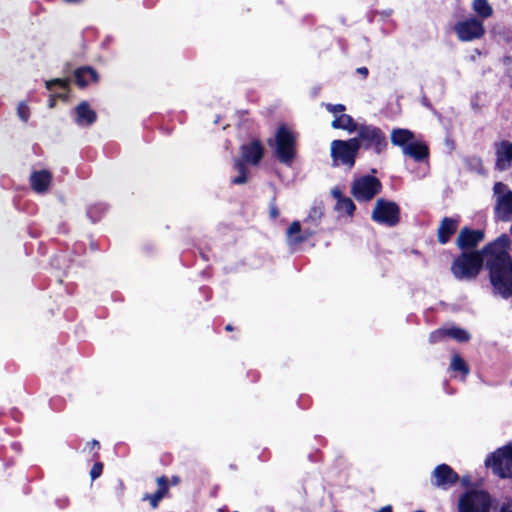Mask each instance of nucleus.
<instances>
[{
  "instance_id": "1",
  "label": "nucleus",
  "mask_w": 512,
  "mask_h": 512,
  "mask_svg": "<svg viewBox=\"0 0 512 512\" xmlns=\"http://www.w3.org/2000/svg\"><path fill=\"white\" fill-rule=\"evenodd\" d=\"M511 241L503 233L492 242L483 246L484 268L493 293L504 299L512 297V256L509 253Z\"/></svg>"
},
{
  "instance_id": "2",
  "label": "nucleus",
  "mask_w": 512,
  "mask_h": 512,
  "mask_svg": "<svg viewBox=\"0 0 512 512\" xmlns=\"http://www.w3.org/2000/svg\"><path fill=\"white\" fill-rule=\"evenodd\" d=\"M267 145L274 148V156L280 163L290 167L297 156V133L281 124L274 138L267 140Z\"/></svg>"
},
{
  "instance_id": "3",
  "label": "nucleus",
  "mask_w": 512,
  "mask_h": 512,
  "mask_svg": "<svg viewBox=\"0 0 512 512\" xmlns=\"http://www.w3.org/2000/svg\"><path fill=\"white\" fill-rule=\"evenodd\" d=\"M485 255L481 250L461 252L451 263V273L459 281L475 280L484 267Z\"/></svg>"
},
{
  "instance_id": "4",
  "label": "nucleus",
  "mask_w": 512,
  "mask_h": 512,
  "mask_svg": "<svg viewBox=\"0 0 512 512\" xmlns=\"http://www.w3.org/2000/svg\"><path fill=\"white\" fill-rule=\"evenodd\" d=\"M359 150L360 143H358L355 138L333 140L330 146L332 165L334 167L342 165L346 166L348 169H352L355 165Z\"/></svg>"
},
{
  "instance_id": "5",
  "label": "nucleus",
  "mask_w": 512,
  "mask_h": 512,
  "mask_svg": "<svg viewBox=\"0 0 512 512\" xmlns=\"http://www.w3.org/2000/svg\"><path fill=\"white\" fill-rule=\"evenodd\" d=\"M357 133V137L354 138L360 143V148L373 149L376 154L386 150L388 142L381 128L371 124H360Z\"/></svg>"
},
{
  "instance_id": "6",
  "label": "nucleus",
  "mask_w": 512,
  "mask_h": 512,
  "mask_svg": "<svg viewBox=\"0 0 512 512\" xmlns=\"http://www.w3.org/2000/svg\"><path fill=\"white\" fill-rule=\"evenodd\" d=\"M493 499L485 490L466 491L459 499V512H490Z\"/></svg>"
},
{
  "instance_id": "7",
  "label": "nucleus",
  "mask_w": 512,
  "mask_h": 512,
  "mask_svg": "<svg viewBox=\"0 0 512 512\" xmlns=\"http://www.w3.org/2000/svg\"><path fill=\"white\" fill-rule=\"evenodd\" d=\"M371 219L381 225L394 227L400 222V207L394 201L377 199Z\"/></svg>"
},
{
  "instance_id": "8",
  "label": "nucleus",
  "mask_w": 512,
  "mask_h": 512,
  "mask_svg": "<svg viewBox=\"0 0 512 512\" xmlns=\"http://www.w3.org/2000/svg\"><path fill=\"white\" fill-rule=\"evenodd\" d=\"M382 190L381 181L372 175L356 178L351 186V194L358 202L372 200Z\"/></svg>"
},
{
  "instance_id": "9",
  "label": "nucleus",
  "mask_w": 512,
  "mask_h": 512,
  "mask_svg": "<svg viewBox=\"0 0 512 512\" xmlns=\"http://www.w3.org/2000/svg\"><path fill=\"white\" fill-rule=\"evenodd\" d=\"M485 465L492 467L500 478L512 477V444L498 448L485 460Z\"/></svg>"
},
{
  "instance_id": "10",
  "label": "nucleus",
  "mask_w": 512,
  "mask_h": 512,
  "mask_svg": "<svg viewBox=\"0 0 512 512\" xmlns=\"http://www.w3.org/2000/svg\"><path fill=\"white\" fill-rule=\"evenodd\" d=\"M453 30L457 38L462 42H470L481 39L485 35V27L482 20L471 17L457 22Z\"/></svg>"
},
{
  "instance_id": "11",
  "label": "nucleus",
  "mask_w": 512,
  "mask_h": 512,
  "mask_svg": "<svg viewBox=\"0 0 512 512\" xmlns=\"http://www.w3.org/2000/svg\"><path fill=\"white\" fill-rule=\"evenodd\" d=\"M485 238V233L480 229H472L468 226H464L459 231L456 239V246L463 252H469L474 250L480 242Z\"/></svg>"
},
{
  "instance_id": "12",
  "label": "nucleus",
  "mask_w": 512,
  "mask_h": 512,
  "mask_svg": "<svg viewBox=\"0 0 512 512\" xmlns=\"http://www.w3.org/2000/svg\"><path fill=\"white\" fill-rule=\"evenodd\" d=\"M431 481L438 488L449 489L459 481V475L448 464L443 463L434 468Z\"/></svg>"
},
{
  "instance_id": "13",
  "label": "nucleus",
  "mask_w": 512,
  "mask_h": 512,
  "mask_svg": "<svg viewBox=\"0 0 512 512\" xmlns=\"http://www.w3.org/2000/svg\"><path fill=\"white\" fill-rule=\"evenodd\" d=\"M241 157L244 162L257 166L264 157V146L259 139H253L240 147Z\"/></svg>"
},
{
  "instance_id": "14",
  "label": "nucleus",
  "mask_w": 512,
  "mask_h": 512,
  "mask_svg": "<svg viewBox=\"0 0 512 512\" xmlns=\"http://www.w3.org/2000/svg\"><path fill=\"white\" fill-rule=\"evenodd\" d=\"M460 219L457 217H444L437 229V241L441 245L447 244L457 232Z\"/></svg>"
},
{
  "instance_id": "15",
  "label": "nucleus",
  "mask_w": 512,
  "mask_h": 512,
  "mask_svg": "<svg viewBox=\"0 0 512 512\" xmlns=\"http://www.w3.org/2000/svg\"><path fill=\"white\" fill-rule=\"evenodd\" d=\"M494 214L499 221L508 222L512 220V191H507L496 198Z\"/></svg>"
},
{
  "instance_id": "16",
  "label": "nucleus",
  "mask_w": 512,
  "mask_h": 512,
  "mask_svg": "<svg viewBox=\"0 0 512 512\" xmlns=\"http://www.w3.org/2000/svg\"><path fill=\"white\" fill-rule=\"evenodd\" d=\"M75 122L79 126H91L97 121V113L87 101H81L75 108Z\"/></svg>"
},
{
  "instance_id": "17",
  "label": "nucleus",
  "mask_w": 512,
  "mask_h": 512,
  "mask_svg": "<svg viewBox=\"0 0 512 512\" xmlns=\"http://www.w3.org/2000/svg\"><path fill=\"white\" fill-rule=\"evenodd\" d=\"M99 78L98 72L91 66H82L74 71L75 83L81 89L87 87L89 83H98Z\"/></svg>"
},
{
  "instance_id": "18",
  "label": "nucleus",
  "mask_w": 512,
  "mask_h": 512,
  "mask_svg": "<svg viewBox=\"0 0 512 512\" xmlns=\"http://www.w3.org/2000/svg\"><path fill=\"white\" fill-rule=\"evenodd\" d=\"M52 181V174L48 170L34 171L30 175V186L38 193H44L48 190Z\"/></svg>"
},
{
  "instance_id": "19",
  "label": "nucleus",
  "mask_w": 512,
  "mask_h": 512,
  "mask_svg": "<svg viewBox=\"0 0 512 512\" xmlns=\"http://www.w3.org/2000/svg\"><path fill=\"white\" fill-rule=\"evenodd\" d=\"M402 151L404 155L413 158L417 162H422L429 157L428 146L420 141H411Z\"/></svg>"
},
{
  "instance_id": "20",
  "label": "nucleus",
  "mask_w": 512,
  "mask_h": 512,
  "mask_svg": "<svg viewBox=\"0 0 512 512\" xmlns=\"http://www.w3.org/2000/svg\"><path fill=\"white\" fill-rule=\"evenodd\" d=\"M512 161V142L503 140L500 142L496 150V166L498 169L503 170L506 168V163Z\"/></svg>"
},
{
  "instance_id": "21",
  "label": "nucleus",
  "mask_w": 512,
  "mask_h": 512,
  "mask_svg": "<svg viewBox=\"0 0 512 512\" xmlns=\"http://www.w3.org/2000/svg\"><path fill=\"white\" fill-rule=\"evenodd\" d=\"M359 125L360 124L356 123L351 115L345 113L336 116L331 123L332 128L346 130L349 133L356 132Z\"/></svg>"
},
{
  "instance_id": "22",
  "label": "nucleus",
  "mask_w": 512,
  "mask_h": 512,
  "mask_svg": "<svg viewBox=\"0 0 512 512\" xmlns=\"http://www.w3.org/2000/svg\"><path fill=\"white\" fill-rule=\"evenodd\" d=\"M415 138L414 133L409 129L396 128L391 132V143L399 146L404 150L411 141Z\"/></svg>"
},
{
  "instance_id": "23",
  "label": "nucleus",
  "mask_w": 512,
  "mask_h": 512,
  "mask_svg": "<svg viewBox=\"0 0 512 512\" xmlns=\"http://www.w3.org/2000/svg\"><path fill=\"white\" fill-rule=\"evenodd\" d=\"M449 369L454 373H458L463 380L470 374L468 363L458 353L452 355Z\"/></svg>"
},
{
  "instance_id": "24",
  "label": "nucleus",
  "mask_w": 512,
  "mask_h": 512,
  "mask_svg": "<svg viewBox=\"0 0 512 512\" xmlns=\"http://www.w3.org/2000/svg\"><path fill=\"white\" fill-rule=\"evenodd\" d=\"M246 162L237 158L233 163V168L238 172V176L231 179V184L242 185L248 181V168Z\"/></svg>"
},
{
  "instance_id": "25",
  "label": "nucleus",
  "mask_w": 512,
  "mask_h": 512,
  "mask_svg": "<svg viewBox=\"0 0 512 512\" xmlns=\"http://www.w3.org/2000/svg\"><path fill=\"white\" fill-rule=\"evenodd\" d=\"M473 9L482 19L489 18L493 14V9L488 0H474Z\"/></svg>"
},
{
  "instance_id": "26",
  "label": "nucleus",
  "mask_w": 512,
  "mask_h": 512,
  "mask_svg": "<svg viewBox=\"0 0 512 512\" xmlns=\"http://www.w3.org/2000/svg\"><path fill=\"white\" fill-rule=\"evenodd\" d=\"M335 210L339 213H345L347 216L352 217L356 210V206L353 200L349 197L341 199L339 203H336Z\"/></svg>"
},
{
  "instance_id": "27",
  "label": "nucleus",
  "mask_w": 512,
  "mask_h": 512,
  "mask_svg": "<svg viewBox=\"0 0 512 512\" xmlns=\"http://www.w3.org/2000/svg\"><path fill=\"white\" fill-rule=\"evenodd\" d=\"M70 78H55L45 82V87L49 91H53L54 87L57 86L63 91H70Z\"/></svg>"
},
{
  "instance_id": "28",
  "label": "nucleus",
  "mask_w": 512,
  "mask_h": 512,
  "mask_svg": "<svg viewBox=\"0 0 512 512\" xmlns=\"http://www.w3.org/2000/svg\"><path fill=\"white\" fill-rule=\"evenodd\" d=\"M100 449H101L100 442L96 439H93L86 443V446L83 451L88 452L91 460H99L100 459V452H99Z\"/></svg>"
},
{
  "instance_id": "29",
  "label": "nucleus",
  "mask_w": 512,
  "mask_h": 512,
  "mask_svg": "<svg viewBox=\"0 0 512 512\" xmlns=\"http://www.w3.org/2000/svg\"><path fill=\"white\" fill-rule=\"evenodd\" d=\"M164 497L165 496L162 493L155 491L153 494H149V493L144 494V496L142 497V501H149L150 506L153 509H156L159 506V502Z\"/></svg>"
},
{
  "instance_id": "30",
  "label": "nucleus",
  "mask_w": 512,
  "mask_h": 512,
  "mask_svg": "<svg viewBox=\"0 0 512 512\" xmlns=\"http://www.w3.org/2000/svg\"><path fill=\"white\" fill-rule=\"evenodd\" d=\"M323 216V210L321 207L314 206L310 209L308 217L304 220L305 223L312 221L317 225Z\"/></svg>"
},
{
  "instance_id": "31",
  "label": "nucleus",
  "mask_w": 512,
  "mask_h": 512,
  "mask_svg": "<svg viewBox=\"0 0 512 512\" xmlns=\"http://www.w3.org/2000/svg\"><path fill=\"white\" fill-rule=\"evenodd\" d=\"M453 339L459 343H466L470 341L471 335L465 329L456 326Z\"/></svg>"
},
{
  "instance_id": "32",
  "label": "nucleus",
  "mask_w": 512,
  "mask_h": 512,
  "mask_svg": "<svg viewBox=\"0 0 512 512\" xmlns=\"http://www.w3.org/2000/svg\"><path fill=\"white\" fill-rule=\"evenodd\" d=\"M444 340H446L444 327L438 328L429 334V343L430 344H437Z\"/></svg>"
},
{
  "instance_id": "33",
  "label": "nucleus",
  "mask_w": 512,
  "mask_h": 512,
  "mask_svg": "<svg viewBox=\"0 0 512 512\" xmlns=\"http://www.w3.org/2000/svg\"><path fill=\"white\" fill-rule=\"evenodd\" d=\"M17 115L24 122H28L30 117V108L25 102H20L17 106Z\"/></svg>"
},
{
  "instance_id": "34",
  "label": "nucleus",
  "mask_w": 512,
  "mask_h": 512,
  "mask_svg": "<svg viewBox=\"0 0 512 512\" xmlns=\"http://www.w3.org/2000/svg\"><path fill=\"white\" fill-rule=\"evenodd\" d=\"M314 234H315V230L305 228L304 230H302L301 235L295 236L293 238V240H291V242L293 244H302V243L306 242L309 238H311Z\"/></svg>"
},
{
  "instance_id": "35",
  "label": "nucleus",
  "mask_w": 512,
  "mask_h": 512,
  "mask_svg": "<svg viewBox=\"0 0 512 512\" xmlns=\"http://www.w3.org/2000/svg\"><path fill=\"white\" fill-rule=\"evenodd\" d=\"M158 484V489L156 491L162 493L164 496H167L169 493V480L165 475H162L156 479Z\"/></svg>"
},
{
  "instance_id": "36",
  "label": "nucleus",
  "mask_w": 512,
  "mask_h": 512,
  "mask_svg": "<svg viewBox=\"0 0 512 512\" xmlns=\"http://www.w3.org/2000/svg\"><path fill=\"white\" fill-rule=\"evenodd\" d=\"M302 232L301 224L298 220L293 221L287 229V236L293 240L295 236H300Z\"/></svg>"
},
{
  "instance_id": "37",
  "label": "nucleus",
  "mask_w": 512,
  "mask_h": 512,
  "mask_svg": "<svg viewBox=\"0 0 512 512\" xmlns=\"http://www.w3.org/2000/svg\"><path fill=\"white\" fill-rule=\"evenodd\" d=\"M94 461L95 463L90 470V477L92 481L100 477L104 469V464L100 461V459Z\"/></svg>"
},
{
  "instance_id": "38",
  "label": "nucleus",
  "mask_w": 512,
  "mask_h": 512,
  "mask_svg": "<svg viewBox=\"0 0 512 512\" xmlns=\"http://www.w3.org/2000/svg\"><path fill=\"white\" fill-rule=\"evenodd\" d=\"M327 111L330 113H333L336 116L342 114L346 110V106L344 104H331L326 103L324 104Z\"/></svg>"
},
{
  "instance_id": "39",
  "label": "nucleus",
  "mask_w": 512,
  "mask_h": 512,
  "mask_svg": "<svg viewBox=\"0 0 512 512\" xmlns=\"http://www.w3.org/2000/svg\"><path fill=\"white\" fill-rule=\"evenodd\" d=\"M280 211L276 204V197H273L269 202V216L271 219L275 220L279 217Z\"/></svg>"
},
{
  "instance_id": "40",
  "label": "nucleus",
  "mask_w": 512,
  "mask_h": 512,
  "mask_svg": "<svg viewBox=\"0 0 512 512\" xmlns=\"http://www.w3.org/2000/svg\"><path fill=\"white\" fill-rule=\"evenodd\" d=\"M494 194L498 196H502L507 191H511L508 186L502 182H496L493 186Z\"/></svg>"
},
{
  "instance_id": "41",
  "label": "nucleus",
  "mask_w": 512,
  "mask_h": 512,
  "mask_svg": "<svg viewBox=\"0 0 512 512\" xmlns=\"http://www.w3.org/2000/svg\"><path fill=\"white\" fill-rule=\"evenodd\" d=\"M331 194L333 198L336 200V203H339L341 199H344L346 197L338 187L333 188L331 190Z\"/></svg>"
},
{
  "instance_id": "42",
  "label": "nucleus",
  "mask_w": 512,
  "mask_h": 512,
  "mask_svg": "<svg viewBox=\"0 0 512 512\" xmlns=\"http://www.w3.org/2000/svg\"><path fill=\"white\" fill-rule=\"evenodd\" d=\"M69 92L70 91H63L62 92H57V93H51L52 96H55L56 100H62L64 102L68 101V98H69Z\"/></svg>"
},
{
  "instance_id": "43",
  "label": "nucleus",
  "mask_w": 512,
  "mask_h": 512,
  "mask_svg": "<svg viewBox=\"0 0 512 512\" xmlns=\"http://www.w3.org/2000/svg\"><path fill=\"white\" fill-rule=\"evenodd\" d=\"M500 512H512V499L502 504Z\"/></svg>"
},
{
  "instance_id": "44",
  "label": "nucleus",
  "mask_w": 512,
  "mask_h": 512,
  "mask_svg": "<svg viewBox=\"0 0 512 512\" xmlns=\"http://www.w3.org/2000/svg\"><path fill=\"white\" fill-rule=\"evenodd\" d=\"M455 328H456V326H451L449 328H445L444 327V332H445V338L446 339H448V338L453 339Z\"/></svg>"
},
{
  "instance_id": "45",
  "label": "nucleus",
  "mask_w": 512,
  "mask_h": 512,
  "mask_svg": "<svg viewBox=\"0 0 512 512\" xmlns=\"http://www.w3.org/2000/svg\"><path fill=\"white\" fill-rule=\"evenodd\" d=\"M356 72L358 74H361L364 79L368 76V73H369L367 67H359V68H357Z\"/></svg>"
},
{
  "instance_id": "46",
  "label": "nucleus",
  "mask_w": 512,
  "mask_h": 512,
  "mask_svg": "<svg viewBox=\"0 0 512 512\" xmlns=\"http://www.w3.org/2000/svg\"><path fill=\"white\" fill-rule=\"evenodd\" d=\"M56 98L55 96H52V94L49 95V99H48V107L50 109H53L55 106H56Z\"/></svg>"
},
{
  "instance_id": "47",
  "label": "nucleus",
  "mask_w": 512,
  "mask_h": 512,
  "mask_svg": "<svg viewBox=\"0 0 512 512\" xmlns=\"http://www.w3.org/2000/svg\"><path fill=\"white\" fill-rule=\"evenodd\" d=\"M376 512H393V509H392V506L386 505V506L380 508L379 510H377Z\"/></svg>"
},
{
  "instance_id": "48",
  "label": "nucleus",
  "mask_w": 512,
  "mask_h": 512,
  "mask_svg": "<svg viewBox=\"0 0 512 512\" xmlns=\"http://www.w3.org/2000/svg\"><path fill=\"white\" fill-rule=\"evenodd\" d=\"M180 483V477L179 476H172L171 477V484L172 485H178Z\"/></svg>"
},
{
  "instance_id": "49",
  "label": "nucleus",
  "mask_w": 512,
  "mask_h": 512,
  "mask_svg": "<svg viewBox=\"0 0 512 512\" xmlns=\"http://www.w3.org/2000/svg\"><path fill=\"white\" fill-rule=\"evenodd\" d=\"M234 329H235V328H234V326H233L232 324H227V325L225 326V330H226L227 332H232V331H234Z\"/></svg>"
},
{
  "instance_id": "50",
  "label": "nucleus",
  "mask_w": 512,
  "mask_h": 512,
  "mask_svg": "<svg viewBox=\"0 0 512 512\" xmlns=\"http://www.w3.org/2000/svg\"><path fill=\"white\" fill-rule=\"evenodd\" d=\"M258 378H259V373L258 372H253V380L257 381Z\"/></svg>"
},
{
  "instance_id": "51",
  "label": "nucleus",
  "mask_w": 512,
  "mask_h": 512,
  "mask_svg": "<svg viewBox=\"0 0 512 512\" xmlns=\"http://www.w3.org/2000/svg\"><path fill=\"white\" fill-rule=\"evenodd\" d=\"M65 1L68 3H77V2H80L81 0H65Z\"/></svg>"
},
{
  "instance_id": "52",
  "label": "nucleus",
  "mask_w": 512,
  "mask_h": 512,
  "mask_svg": "<svg viewBox=\"0 0 512 512\" xmlns=\"http://www.w3.org/2000/svg\"><path fill=\"white\" fill-rule=\"evenodd\" d=\"M510 232H511V234H512V224H511V227H510Z\"/></svg>"
}]
</instances>
